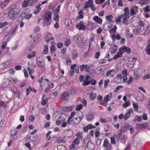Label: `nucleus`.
<instances>
[{
    "instance_id": "nucleus-1",
    "label": "nucleus",
    "mask_w": 150,
    "mask_h": 150,
    "mask_svg": "<svg viewBox=\"0 0 150 150\" xmlns=\"http://www.w3.org/2000/svg\"><path fill=\"white\" fill-rule=\"evenodd\" d=\"M21 10L18 7L12 8L10 7V10L8 11V16L10 19L14 20L16 18L20 12Z\"/></svg>"
},
{
    "instance_id": "nucleus-2",
    "label": "nucleus",
    "mask_w": 150,
    "mask_h": 150,
    "mask_svg": "<svg viewBox=\"0 0 150 150\" xmlns=\"http://www.w3.org/2000/svg\"><path fill=\"white\" fill-rule=\"evenodd\" d=\"M103 146L106 150H110L111 149V144H108V140L107 139H104Z\"/></svg>"
},
{
    "instance_id": "nucleus-3",
    "label": "nucleus",
    "mask_w": 150,
    "mask_h": 150,
    "mask_svg": "<svg viewBox=\"0 0 150 150\" xmlns=\"http://www.w3.org/2000/svg\"><path fill=\"white\" fill-rule=\"evenodd\" d=\"M120 17H121V19H122V22L125 25H128V23L127 21L129 18V16H128L124 15V14H121L120 15Z\"/></svg>"
},
{
    "instance_id": "nucleus-4",
    "label": "nucleus",
    "mask_w": 150,
    "mask_h": 150,
    "mask_svg": "<svg viewBox=\"0 0 150 150\" xmlns=\"http://www.w3.org/2000/svg\"><path fill=\"white\" fill-rule=\"evenodd\" d=\"M51 17L52 14L50 12L47 11L45 12L44 15V18L47 21H49Z\"/></svg>"
},
{
    "instance_id": "nucleus-5",
    "label": "nucleus",
    "mask_w": 150,
    "mask_h": 150,
    "mask_svg": "<svg viewBox=\"0 0 150 150\" xmlns=\"http://www.w3.org/2000/svg\"><path fill=\"white\" fill-rule=\"evenodd\" d=\"M51 36L52 35L50 33H47L46 34L45 38L46 42H48L50 40H54V38L52 37H51Z\"/></svg>"
},
{
    "instance_id": "nucleus-6",
    "label": "nucleus",
    "mask_w": 150,
    "mask_h": 150,
    "mask_svg": "<svg viewBox=\"0 0 150 150\" xmlns=\"http://www.w3.org/2000/svg\"><path fill=\"white\" fill-rule=\"evenodd\" d=\"M93 0H88V1L86 2L84 4V9L88 8L90 7L91 5L93 4Z\"/></svg>"
},
{
    "instance_id": "nucleus-7",
    "label": "nucleus",
    "mask_w": 150,
    "mask_h": 150,
    "mask_svg": "<svg viewBox=\"0 0 150 150\" xmlns=\"http://www.w3.org/2000/svg\"><path fill=\"white\" fill-rule=\"evenodd\" d=\"M76 28H78L79 30H84L85 29V28L81 21H80L76 25Z\"/></svg>"
},
{
    "instance_id": "nucleus-8",
    "label": "nucleus",
    "mask_w": 150,
    "mask_h": 150,
    "mask_svg": "<svg viewBox=\"0 0 150 150\" xmlns=\"http://www.w3.org/2000/svg\"><path fill=\"white\" fill-rule=\"evenodd\" d=\"M69 94L68 92H64L61 95V98L64 100H66L69 99Z\"/></svg>"
},
{
    "instance_id": "nucleus-9",
    "label": "nucleus",
    "mask_w": 150,
    "mask_h": 150,
    "mask_svg": "<svg viewBox=\"0 0 150 150\" xmlns=\"http://www.w3.org/2000/svg\"><path fill=\"white\" fill-rule=\"evenodd\" d=\"M86 147L89 150H92L95 147V145L91 142H88L87 143Z\"/></svg>"
},
{
    "instance_id": "nucleus-10",
    "label": "nucleus",
    "mask_w": 150,
    "mask_h": 150,
    "mask_svg": "<svg viewBox=\"0 0 150 150\" xmlns=\"http://www.w3.org/2000/svg\"><path fill=\"white\" fill-rule=\"evenodd\" d=\"M127 138V137L126 135H122L121 136H120L117 138L116 139L117 141H118L119 140H121L123 142H125L126 141V140Z\"/></svg>"
},
{
    "instance_id": "nucleus-11",
    "label": "nucleus",
    "mask_w": 150,
    "mask_h": 150,
    "mask_svg": "<svg viewBox=\"0 0 150 150\" xmlns=\"http://www.w3.org/2000/svg\"><path fill=\"white\" fill-rule=\"evenodd\" d=\"M138 6H134L130 10V13L131 16H134L135 14V11H137Z\"/></svg>"
},
{
    "instance_id": "nucleus-12",
    "label": "nucleus",
    "mask_w": 150,
    "mask_h": 150,
    "mask_svg": "<svg viewBox=\"0 0 150 150\" xmlns=\"http://www.w3.org/2000/svg\"><path fill=\"white\" fill-rule=\"evenodd\" d=\"M65 24L67 25L68 27H69L71 25V19L66 18L64 21Z\"/></svg>"
},
{
    "instance_id": "nucleus-13",
    "label": "nucleus",
    "mask_w": 150,
    "mask_h": 150,
    "mask_svg": "<svg viewBox=\"0 0 150 150\" xmlns=\"http://www.w3.org/2000/svg\"><path fill=\"white\" fill-rule=\"evenodd\" d=\"M118 50V47L117 45H114L113 47H112L110 49V52L111 53L114 54Z\"/></svg>"
},
{
    "instance_id": "nucleus-14",
    "label": "nucleus",
    "mask_w": 150,
    "mask_h": 150,
    "mask_svg": "<svg viewBox=\"0 0 150 150\" xmlns=\"http://www.w3.org/2000/svg\"><path fill=\"white\" fill-rule=\"evenodd\" d=\"M93 20L99 24L101 25L102 24V19L97 16H95L93 18Z\"/></svg>"
},
{
    "instance_id": "nucleus-15",
    "label": "nucleus",
    "mask_w": 150,
    "mask_h": 150,
    "mask_svg": "<svg viewBox=\"0 0 150 150\" xmlns=\"http://www.w3.org/2000/svg\"><path fill=\"white\" fill-rule=\"evenodd\" d=\"M122 78V75L120 74H118L117 75L116 77L115 78V81L117 83H119L121 81Z\"/></svg>"
},
{
    "instance_id": "nucleus-16",
    "label": "nucleus",
    "mask_w": 150,
    "mask_h": 150,
    "mask_svg": "<svg viewBox=\"0 0 150 150\" xmlns=\"http://www.w3.org/2000/svg\"><path fill=\"white\" fill-rule=\"evenodd\" d=\"M36 64L38 66L40 67L43 68L45 66V62H44L37 61Z\"/></svg>"
},
{
    "instance_id": "nucleus-17",
    "label": "nucleus",
    "mask_w": 150,
    "mask_h": 150,
    "mask_svg": "<svg viewBox=\"0 0 150 150\" xmlns=\"http://www.w3.org/2000/svg\"><path fill=\"white\" fill-rule=\"evenodd\" d=\"M86 117L87 121H91L93 119V116L92 114L89 113L86 115Z\"/></svg>"
},
{
    "instance_id": "nucleus-18",
    "label": "nucleus",
    "mask_w": 150,
    "mask_h": 150,
    "mask_svg": "<svg viewBox=\"0 0 150 150\" xmlns=\"http://www.w3.org/2000/svg\"><path fill=\"white\" fill-rule=\"evenodd\" d=\"M66 136L68 138H70L72 136L73 132L71 130L69 129L66 132Z\"/></svg>"
},
{
    "instance_id": "nucleus-19",
    "label": "nucleus",
    "mask_w": 150,
    "mask_h": 150,
    "mask_svg": "<svg viewBox=\"0 0 150 150\" xmlns=\"http://www.w3.org/2000/svg\"><path fill=\"white\" fill-rule=\"evenodd\" d=\"M36 54V52L34 51L31 52L27 56V58L28 59H30L32 57L35 56Z\"/></svg>"
},
{
    "instance_id": "nucleus-20",
    "label": "nucleus",
    "mask_w": 150,
    "mask_h": 150,
    "mask_svg": "<svg viewBox=\"0 0 150 150\" xmlns=\"http://www.w3.org/2000/svg\"><path fill=\"white\" fill-rule=\"evenodd\" d=\"M78 13L79 16H77L76 17V20H77L78 19H80L83 18V12L81 10L80 11L78 12Z\"/></svg>"
},
{
    "instance_id": "nucleus-21",
    "label": "nucleus",
    "mask_w": 150,
    "mask_h": 150,
    "mask_svg": "<svg viewBox=\"0 0 150 150\" xmlns=\"http://www.w3.org/2000/svg\"><path fill=\"white\" fill-rule=\"evenodd\" d=\"M58 81L60 84H63L66 82V79L64 77H62L59 78Z\"/></svg>"
},
{
    "instance_id": "nucleus-22",
    "label": "nucleus",
    "mask_w": 150,
    "mask_h": 150,
    "mask_svg": "<svg viewBox=\"0 0 150 150\" xmlns=\"http://www.w3.org/2000/svg\"><path fill=\"white\" fill-rule=\"evenodd\" d=\"M150 2V0H141L139 3L141 5H143L149 4Z\"/></svg>"
},
{
    "instance_id": "nucleus-23",
    "label": "nucleus",
    "mask_w": 150,
    "mask_h": 150,
    "mask_svg": "<svg viewBox=\"0 0 150 150\" xmlns=\"http://www.w3.org/2000/svg\"><path fill=\"white\" fill-rule=\"evenodd\" d=\"M149 40L148 42V44L145 49V51L149 55H150V42Z\"/></svg>"
},
{
    "instance_id": "nucleus-24",
    "label": "nucleus",
    "mask_w": 150,
    "mask_h": 150,
    "mask_svg": "<svg viewBox=\"0 0 150 150\" xmlns=\"http://www.w3.org/2000/svg\"><path fill=\"white\" fill-rule=\"evenodd\" d=\"M57 142L59 143H65V141L62 137H59L57 140Z\"/></svg>"
},
{
    "instance_id": "nucleus-25",
    "label": "nucleus",
    "mask_w": 150,
    "mask_h": 150,
    "mask_svg": "<svg viewBox=\"0 0 150 150\" xmlns=\"http://www.w3.org/2000/svg\"><path fill=\"white\" fill-rule=\"evenodd\" d=\"M97 95L96 94H94L92 92H91L89 94V98L91 100H93L95 99Z\"/></svg>"
},
{
    "instance_id": "nucleus-26",
    "label": "nucleus",
    "mask_w": 150,
    "mask_h": 150,
    "mask_svg": "<svg viewBox=\"0 0 150 150\" xmlns=\"http://www.w3.org/2000/svg\"><path fill=\"white\" fill-rule=\"evenodd\" d=\"M122 53H119V52H118L117 54L115 55L113 57V59H117L118 57H122Z\"/></svg>"
},
{
    "instance_id": "nucleus-27",
    "label": "nucleus",
    "mask_w": 150,
    "mask_h": 150,
    "mask_svg": "<svg viewBox=\"0 0 150 150\" xmlns=\"http://www.w3.org/2000/svg\"><path fill=\"white\" fill-rule=\"evenodd\" d=\"M81 39V37L78 35H76L74 37V40L77 43H79L80 42Z\"/></svg>"
},
{
    "instance_id": "nucleus-28",
    "label": "nucleus",
    "mask_w": 150,
    "mask_h": 150,
    "mask_svg": "<svg viewBox=\"0 0 150 150\" xmlns=\"http://www.w3.org/2000/svg\"><path fill=\"white\" fill-rule=\"evenodd\" d=\"M146 124H138L137 125L136 127L138 129H142L143 127H146Z\"/></svg>"
},
{
    "instance_id": "nucleus-29",
    "label": "nucleus",
    "mask_w": 150,
    "mask_h": 150,
    "mask_svg": "<svg viewBox=\"0 0 150 150\" xmlns=\"http://www.w3.org/2000/svg\"><path fill=\"white\" fill-rule=\"evenodd\" d=\"M63 110L66 112H69L72 110V108L71 106H68L63 108Z\"/></svg>"
},
{
    "instance_id": "nucleus-30",
    "label": "nucleus",
    "mask_w": 150,
    "mask_h": 150,
    "mask_svg": "<svg viewBox=\"0 0 150 150\" xmlns=\"http://www.w3.org/2000/svg\"><path fill=\"white\" fill-rule=\"evenodd\" d=\"M135 111H138V104L137 103H136L135 102H132Z\"/></svg>"
},
{
    "instance_id": "nucleus-31",
    "label": "nucleus",
    "mask_w": 150,
    "mask_h": 150,
    "mask_svg": "<svg viewBox=\"0 0 150 150\" xmlns=\"http://www.w3.org/2000/svg\"><path fill=\"white\" fill-rule=\"evenodd\" d=\"M124 13L122 14H124L126 16H129V8L127 7L125 8L124 10Z\"/></svg>"
},
{
    "instance_id": "nucleus-32",
    "label": "nucleus",
    "mask_w": 150,
    "mask_h": 150,
    "mask_svg": "<svg viewBox=\"0 0 150 150\" xmlns=\"http://www.w3.org/2000/svg\"><path fill=\"white\" fill-rule=\"evenodd\" d=\"M123 132L122 131H121V130L120 129V130L119 131H118L117 133V134H116L114 136V138L116 139H117V138L122 135V132Z\"/></svg>"
},
{
    "instance_id": "nucleus-33",
    "label": "nucleus",
    "mask_w": 150,
    "mask_h": 150,
    "mask_svg": "<svg viewBox=\"0 0 150 150\" xmlns=\"http://www.w3.org/2000/svg\"><path fill=\"white\" fill-rule=\"evenodd\" d=\"M66 64L67 65H70L71 63V60L70 58L69 57H67L66 58Z\"/></svg>"
},
{
    "instance_id": "nucleus-34",
    "label": "nucleus",
    "mask_w": 150,
    "mask_h": 150,
    "mask_svg": "<svg viewBox=\"0 0 150 150\" xmlns=\"http://www.w3.org/2000/svg\"><path fill=\"white\" fill-rule=\"evenodd\" d=\"M59 16L58 14L55 13L54 15V20L57 22L59 21Z\"/></svg>"
},
{
    "instance_id": "nucleus-35",
    "label": "nucleus",
    "mask_w": 150,
    "mask_h": 150,
    "mask_svg": "<svg viewBox=\"0 0 150 150\" xmlns=\"http://www.w3.org/2000/svg\"><path fill=\"white\" fill-rule=\"evenodd\" d=\"M71 41L70 39H68L65 41L64 45L66 47H67L71 43Z\"/></svg>"
},
{
    "instance_id": "nucleus-36",
    "label": "nucleus",
    "mask_w": 150,
    "mask_h": 150,
    "mask_svg": "<svg viewBox=\"0 0 150 150\" xmlns=\"http://www.w3.org/2000/svg\"><path fill=\"white\" fill-rule=\"evenodd\" d=\"M50 53L53 54L55 51V48L54 45H52L50 47Z\"/></svg>"
},
{
    "instance_id": "nucleus-37",
    "label": "nucleus",
    "mask_w": 150,
    "mask_h": 150,
    "mask_svg": "<svg viewBox=\"0 0 150 150\" xmlns=\"http://www.w3.org/2000/svg\"><path fill=\"white\" fill-rule=\"evenodd\" d=\"M48 50V46L47 45H45L44 46V50L43 51V53L46 54L47 53Z\"/></svg>"
},
{
    "instance_id": "nucleus-38",
    "label": "nucleus",
    "mask_w": 150,
    "mask_h": 150,
    "mask_svg": "<svg viewBox=\"0 0 150 150\" xmlns=\"http://www.w3.org/2000/svg\"><path fill=\"white\" fill-rule=\"evenodd\" d=\"M29 1V5L31 6L34 5L37 1V0H28Z\"/></svg>"
},
{
    "instance_id": "nucleus-39",
    "label": "nucleus",
    "mask_w": 150,
    "mask_h": 150,
    "mask_svg": "<svg viewBox=\"0 0 150 150\" xmlns=\"http://www.w3.org/2000/svg\"><path fill=\"white\" fill-rule=\"evenodd\" d=\"M58 150H66V148L63 145H59L57 147Z\"/></svg>"
},
{
    "instance_id": "nucleus-40",
    "label": "nucleus",
    "mask_w": 150,
    "mask_h": 150,
    "mask_svg": "<svg viewBox=\"0 0 150 150\" xmlns=\"http://www.w3.org/2000/svg\"><path fill=\"white\" fill-rule=\"evenodd\" d=\"M91 80H90L88 81H83L82 84V85L83 86H86L90 83Z\"/></svg>"
},
{
    "instance_id": "nucleus-41",
    "label": "nucleus",
    "mask_w": 150,
    "mask_h": 150,
    "mask_svg": "<svg viewBox=\"0 0 150 150\" xmlns=\"http://www.w3.org/2000/svg\"><path fill=\"white\" fill-rule=\"evenodd\" d=\"M87 64H83L80 66V70L81 71H83L84 69L87 67Z\"/></svg>"
},
{
    "instance_id": "nucleus-42",
    "label": "nucleus",
    "mask_w": 150,
    "mask_h": 150,
    "mask_svg": "<svg viewBox=\"0 0 150 150\" xmlns=\"http://www.w3.org/2000/svg\"><path fill=\"white\" fill-rule=\"evenodd\" d=\"M11 133L12 136L16 135L17 133V130L15 129H12L11 131Z\"/></svg>"
},
{
    "instance_id": "nucleus-43",
    "label": "nucleus",
    "mask_w": 150,
    "mask_h": 150,
    "mask_svg": "<svg viewBox=\"0 0 150 150\" xmlns=\"http://www.w3.org/2000/svg\"><path fill=\"white\" fill-rule=\"evenodd\" d=\"M124 48L125 52L128 54H129L131 52V50L130 48L126 47H124Z\"/></svg>"
},
{
    "instance_id": "nucleus-44",
    "label": "nucleus",
    "mask_w": 150,
    "mask_h": 150,
    "mask_svg": "<svg viewBox=\"0 0 150 150\" xmlns=\"http://www.w3.org/2000/svg\"><path fill=\"white\" fill-rule=\"evenodd\" d=\"M22 5L24 7H25L28 6V5H29V1H28V0L24 1L22 3Z\"/></svg>"
},
{
    "instance_id": "nucleus-45",
    "label": "nucleus",
    "mask_w": 150,
    "mask_h": 150,
    "mask_svg": "<svg viewBox=\"0 0 150 150\" xmlns=\"http://www.w3.org/2000/svg\"><path fill=\"white\" fill-rule=\"evenodd\" d=\"M83 108V106L81 104L78 105L76 106V110H80Z\"/></svg>"
},
{
    "instance_id": "nucleus-46",
    "label": "nucleus",
    "mask_w": 150,
    "mask_h": 150,
    "mask_svg": "<svg viewBox=\"0 0 150 150\" xmlns=\"http://www.w3.org/2000/svg\"><path fill=\"white\" fill-rule=\"evenodd\" d=\"M32 89L30 86H28V88L26 89V94L28 96L30 92L31 91Z\"/></svg>"
},
{
    "instance_id": "nucleus-47",
    "label": "nucleus",
    "mask_w": 150,
    "mask_h": 150,
    "mask_svg": "<svg viewBox=\"0 0 150 150\" xmlns=\"http://www.w3.org/2000/svg\"><path fill=\"white\" fill-rule=\"evenodd\" d=\"M4 64L5 68H7L8 67H10L11 65V64H10V62L9 61L6 62Z\"/></svg>"
},
{
    "instance_id": "nucleus-48",
    "label": "nucleus",
    "mask_w": 150,
    "mask_h": 150,
    "mask_svg": "<svg viewBox=\"0 0 150 150\" xmlns=\"http://www.w3.org/2000/svg\"><path fill=\"white\" fill-rule=\"evenodd\" d=\"M8 23L7 22H5L4 23H2L0 22V28H2L4 27L6 25H8Z\"/></svg>"
},
{
    "instance_id": "nucleus-49",
    "label": "nucleus",
    "mask_w": 150,
    "mask_h": 150,
    "mask_svg": "<svg viewBox=\"0 0 150 150\" xmlns=\"http://www.w3.org/2000/svg\"><path fill=\"white\" fill-rule=\"evenodd\" d=\"M143 9L146 12H148L150 11V5H149L146 7H144Z\"/></svg>"
},
{
    "instance_id": "nucleus-50",
    "label": "nucleus",
    "mask_w": 150,
    "mask_h": 150,
    "mask_svg": "<svg viewBox=\"0 0 150 150\" xmlns=\"http://www.w3.org/2000/svg\"><path fill=\"white\" fill-rule=\"evenodd\" d=\"M133 144L134 146H137L139 144V140L138 139H135L134 141Z\"/></svg>"
},
{
    "instance_id": "nucleus-51",
    "label": "nucleus",
    "mask_w": 150,
    "mask_h": 150,
    "mask_svg": "<svg viewBox=\"0 0 150 150\" xmlns=\"http://www.w3.org/2000/svg\"><path fill=\"white\" fill-rule=\"evenodd\" d=\"M81 121V120L78 119L77 117L75 118L74 120H73V122L76 124H77L79 123Z\"/></svg>"
},
{
    "instance_id": "nucleus-52",
    "label": "nucleus",
    "mask_w": 150,
    "mask_h": 150,
    "mask_svg": "<svg viewBox=\"0 0 150 150\" xmlns=\"http://www.w3.org/2000/svg\"><path fill=\"white\" fill-rule=\"evenodd\" d=\"M134 79L132 76H130L128 80L127 81V83L128 84H130L133 81Z\"/></svg>"
},
{
    "instance_id": "nucleus-53",
    "label": "nucleus",
    "mask_w": 150,
    "mask_h": 150,
    "mask_svg": "<svg viewBox=\"0 0 150 150\" xmlns=\"http://www.w3.org/2000/svg\"><path fill=\"white\" fill-rule=\"evenodd\" d=\"M117 27L116 26H115L112 28L110 31V33H115L116 31Z\"/></svg>"
},
{
    "instance_id": "nucleus-54",
    "label": "nucleus",
    "mask_w": 150,
    "mask_h": 150,
    "mask_svg": "<svg viewBox=\"0 0 150 150\" xmlns=\"http://www.w3.org/2000/svg\"><path fill=\"white\" fill-rule=\"evenodd\" d=\"M81 101L83 103L84 107H85L86 106L87 101L86 100L82 98L81 99Z\"/></svg>"
},
{
    "instance_id": "nucleus-55",
    "label": "nucleus",
    "mask_w": 150,
    "mask_h": 150,
    "mask_svg": "<svg viewBox=\"0 0 150 150\" xmlns=\"http://www.w3.org/2000/svg\"><path fill=\"white\" fill-rule=\"evenodd\" d=\"M130 104V102L129 101H128L122 105V106L125 108H127Z\"/></svg>"
},
{
    "instance_id": "nucleus-56",
    "label": "nucleus",
    "mask_w": 150,
    "mask_h": 150,
    "mask_svg": "<svg viewBox=\"0 0 150 150\" xmlns=\"http://www.w3.org/2000/svg\"><path fill=\"white\" fill-rule=\"evenodd\" d=\"M135 120L138 121H141L142 120V117L140 116H136L135 117Z\"/></svg>"
},
{
    "instance_id": "nucleus-57",
    "label": "nucleus",
    "mask_w": 150,
    "mask_h": 150,
    "mask_svg": "<svg viewBox=\"0 0 150 150\" xmlns=\"http://www.w3.org/2000/svg\"><path fill=\"white\" fill-rule=\"evenodd\" d=\"M90 48L88 47V49L87 50V51L83 55V57L84 58H85L86 57L87 55L89 53V51H90Z\"/></svg>"
},
{
    "instance_id": "nucleus-58",
    "label": "nucleus",
    "mask_w": 150,
    "mask_h": 150,
    "mask_svg": "<svg viewBox=\"0 0 150 150\" xmlns=\"http://www.w3.org/2000/svg\"><path fill=\"white\" fill-rule=\"evenodd\" d=\"M80 142L79 139L78 137H77L74 139V143L76 144H78Z\"/></svg>"
},
{
    "instance_id": "nucleus-59",
    "label": "nucleus",
    "mask_w": 150,
    "mask_h": 150,
    "mask_svg": "<svg viewBox=\"0 0 150 150\" xmlns=\"http://www.w3.org/2000/svg\"><path fill=\"white\" fill-rule=\"evenodd\" d=\"M6 125L5 121L4 120H1L0 122V127H4Z\"/></svg>"
},
{
    "instance_id": "nucleus-60",
    "label": "nucleus",
    "mask_w": 150,
    "mask_h": 150,
    "mask_svg": "<svg viewBox=\"0 0 150 150\" xmlns=\"http://www.w3.org/2000/svg\"><path fill=\"white\" fill-rule=\"evenodd\" d=\"M71 55L73 59H76L78 56V54L77 53H71Z\"/></svg>"
},
{
    "instance_id": "nucleus-61",
    "label": "nucleus",
    "mask_w": 150,
    "mask_h": 150,
    "mask_svg": "<svg viewBox=\"0 0 150 150\" xmlns=\"http://www.w3.org/2000/svg\"><path fill=\"white\" fill-rule=\"evenodd\" d=\"M42 101L41 102V104L42 105H45L47 103V101L48 100V99H47V100L45 99H42Z\"/></svg>"
},
{
    "instance_id": "nucleus-62",
    "label": "nucleus",
    "mask_w": 150,
    "mask_h": 150,
    "mask_svg": "<svg viewBox=\"0 0 150 150\" xmlns=\"http://www.w3.org/2000/svg\"><path fill=\"white\" fill-rule=\"evenodd\" d=\"M63 46V44L62 42H58L57 44V47L59 49L62 48Z\"/></svg>"
},
{
    "instance_id": "nucleus-63",
    "label": "nucleus",
    "mask_w": 150,
    "mask_h": 150,
    "mask_svg": "<svg viewBox=\"0 0 150 150\" xmlns=\"http://www.w3.org/2000/svg\"><path fill=\"white\" fill-rule=\"evenodd\" d=\"M130 114L127 113L126 114L124 115V118L125 120H127L130 116Z\"/></svg>"
},
{
    "instance_id": "nucleus-64",
    "label": "nucleus",
    "mask_w": 150,
    "mask_h": 150,
    "mask_svg": "<svg viewBox=\"0 0 150 150\" xmlns=\"http://www.w3.org/2000/svg\"><path fill=\"white\" fill-rule=\"evenodd\" d=\"M7 42H3L2 45L1 46L2 48L4 50L7 46Z\"/></svg>"
}]
</instances>
